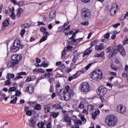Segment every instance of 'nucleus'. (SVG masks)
<instances>
[{
  "instance_id": "1",
  "label": "nucleus",
  "mask_w": 128,
  "mask_h": 128,
  "mask_svg": "<svg viewBox=\"0 0 128 128\" xmlns=\"http://www.w3.org/2000/svg\"><path fill=\"white\" fill-rule=\"evenodd\" d=\"M105 122L108 126H114L118 124V118L114 115L108 116L106 117Z\"/></svg>"
},
{
  "instance_id": "2",
  "label": "nucleus",
  "mask_w": 128,
  "mask_h": 128,
  "mask_svg": "<svg viewBox=\"0 0 128 128\" xmlns=\"http://www.w3.org/2000/svg\"><path fill=\"white\" fill-rule=\"evenodd\" d=\"M90 78L94 80H100L102 78V71L99 69L96 70L91 73Z\"/></svg>"
},
{
  "instance_id": "3",
  "label": "nucleus",
  "mask_w": 128,
  "mask_h": 128,
  "mask_svg": "<svg viewBox=\"0 0 128 128\" xmlns=\"http://www.w3.org/2000/svg\"><path fill=\"white\" fill-rule=\"evenodd\" d=\"M14 46L10 48L12 52H16L20 50V48H24V45L20 44V40H16L14 42Z\"/></svg>"
},
{
  "instance_id": "4",
  "label": "nucleus",
  "mask_w": 128,
  "mask_h": 128,
  "mask_svg": "<svg viewBox=\"0 0 128 128\" xmlns=\"http://www.w3.org/2000/svg\"><path fill=\"white\" fill-rule=\"evenodd\" d=\"M81 12L82 18H86V20H88V18H92V12L88 8H82L81 10Z\"/></svg>"
},
{
  "instance_id": "5",
  "label": "nucleus",
  "mask_w": 128,
  "mask_h": 128,
  "mask_svg": "<svg viewBox=\"0 0 128 128\" xmlns=\"http://www.w3.org/2000/svg\"><path fill=\"white\" fill-rule=\"evenodd\" d=\"M80 90L83 92H88L90 90V84L86 82H84L80 84Z\"/></svg>"
},
{
  "instance_id": "6",
  "label": "nucleus",
  "mask_w": 128,
  "mask_h": 128,
  "mask_svg": "<svg viewBox=\"0 0 128 128\" xmlns=\"http://www.w3.org/2000/svg\"><path fill=\"white\" fill-rule=\"evenodd\" d=\"M84 70H80L78 71L75 74H74L72 76L68 77V82H72V80H74V78H78L82 74H84Z\"/></svg>"
},
{
  "instance_id": "7",
  "label": "nucleus",
  "mask_w": 128,
  "mask_h": 128,
  "mask_svg": "<svg viewBox=\"0 0 128 128\" xmlns=\"http://www.w3.org/2000/svg\"><path fill=\"white\" fill-rule=\"evenodd\" d=\"M22 58V55L20 54H14L12 56V62H14L16 64H18V62L21 60Z\"/></svg>"
},
{
  "instance_id": "8",
  "label": "nucleus",
  "mask_w": 128,
  "mask_h": 128,
  "mask_svg": "<svg viewBox=\"0 0 128 128\" xmlns=\"http://www.w3.org/2000/svg\"><path fill=\"white\" fill-rule=\"evenodd\" d=\"M106 88L104 87L101 86L98 88V94L100 96H104L106 94Z\"/></svg>"
},
{
  "instance_id": "9",
  "label": "nucleus",
  "mask_w": 128,
  "mask_h": 128,
  "mask_svg": "<svg viewBox=\"0 0 128 128\" xmlns=\"http://www.w3.org/2000/svg\"><path fill=\"white\" fill-rule=\"evenodd\" d=\"M118 10V4H113L110 10L111 16H114L116 14V12Z\"/></svg>"
},
{
  "instance_id": "10",
  "label": "nucleus",
  "mask_w": 128,
  "mask_h": 128,
  "mask_svg": "<svg viewBox=\"0 0 128 128\" xmlns=\"http://www.w3.org/2000/svg\"><path fill=\"white\" fill-rule=\"evenodd\" d=\"M126 106H124L122 104H119L118 106L117 111L119 114H124L126 111Z\"/></svg>"
},
{
  "instance_id": "11",
  "label": "nucleus",
  "mask_w": 128,
  "mask_h": 128,
  "mask_svg": "<svg viewBox=\"0 0 128 128\" xmlns=\"http://www.w3.org/2000/svg\"><path fill=\"white\" fill-rule=\"evenodd\" d=\"M58 95L61 100H64V89L60 90V92L58 93Z\"/></svg>"
},
{
  "instance_id": "12",
  "label": "nucleus",
  "mask_w": 128,
  "mask_h": 128,
  "mask_svg": "<svg viewBox=\"0 0 128 128\" xmlns=\"http://www.w3.org/2000/svg\"><path fill=\"white\" fill-rule=\"evenodd\" d=\"M104 48V44L102 43L95 46V50H102Z\"/></svg>"
},
{
  "instance_id": "13",
  "label": "nucleus",
  "mask_w": 128,
  "mask_h": 128,
  "mask_svg": "<svg viewBox=\"0 0 128 128\" xmlns=\"http://www.w3.org/2000/svg\"><path fill=\"white\" fill-rule=\"evenodd\" d=\"M34 91V86L32 85H30L28 87H27L26 88V92H29L30 94H32Z\"/></svg>"
},
{
  "instance_id": "14",
  "label": "nucleus",
  "mask_w": 128,
  "mask_h": 128,
  "mask_svg": "<svg viewBox=\"0 0 128 128\" xmlns=\"http://www.w3.org/2000/svg\"><path fill=\"white\" fill-rule=\"evenodd\" d=\"M64 122L68 126H70L72 125V119L70 117H65Z\"/></svg>"
},
{
  "instance_id": "15",
  "label": "nucleus",
  "mask_w": 128,
  "mask_h": 128,
  "mask_svg": "<svg viewBox=\"0 0 128 128\" xmlns=\"http://www.w3.org/2000/svg\"><path fill=\"white\" fill-rule=\"evenodd\" d=\"M66 92L68 94H74V90L70 89V87L69 86H65L64 94H66Z\"/></svg>"
},
{
  "instance_id": "16",
  "label": "nucleus",
  "mask_w": 128,
  "mask_h": 128,
  "mask_svg": "<svg viewBox=\"0 0 128 128\" xmlns=\"http://www.w3.org/2000/svg\"><path fill=\"white\" fill-rule=\"evenodd\" d=\"M56 16V11L54 10L52 11L50 14V22L52 20L53 18H54Z\"/></svg>"
},
{
  "instance_id": "17",
  "label": "nucleus",
  "mask_w": 128,
  "mask_h": 128,
  "mask_svg": "<svg viewBox=\"0 0 128 128\" xmlns=\"http://www.w3.org/2000/svg\"><path fill=\"white\" fill-rule=\"evenodd\" d=\"M36 120L34 119V118H31L29 121V124L30 126H33L34 128L36 126Z\"/></svg>"
},
{
  "instance_id": "18",
  "label": "nucleus",
  "mask_w": 128,
  "mask_h": 128,
  "mask_svg": "<svg viewBox=\"0 0 128 128\" xmlns=\"http://www.w3.org/2000/svg\"><path fill=\"white\" fill-rule=\"evenodd\" d=\"M40 32H43V34L45 36H48L49 34L48 32V30H46V28L44 27H42L40 28Z\"/></svg>"
},
{
  "instance_id": "19",
  "label": "nucleus",
  "mask_w": 128,
  "mask_h": 128,
  "mask_svg": "<svg viewBox=\"0 0 128 128\" xmlns=\"http://www.w3.org/2000/svg\"><path fill=\"white\" fill-rule=\"evenodd\" d=\"M100 110H96L95 112L92 114V118H93V120H96V116L100 114Z\"/></svg>"
},
{
  "instance_id": "20",
  "label": "nucleus",
  "mask_w": 128,
  "mask_h": 128,
  "mask_svg": "<svg viewBox=\"0 0 128 128\" xmlns=\"http://www.w3.org/2000/svg\"><path fill=\"white\" fill-rule=\"evenodd\" d=\"M24 10L22 8H19L17 14L16 15V16H18V18H20V16H22V14H24Z\"/></svg>"
},
{
  "instance_id": "21",
  "label": "nucleus",
  "mask_w": 128,
  "mask_h": 128,
  "mask_svg": "<svg viewBox=\"0 0 128 128\" xmlns=\"http://www.w3.org/2000/svg\"><path fill=\"white\" fill-rule=\"evenodd\" d=\"M82 38H84L76 39L74 38H72V37H70L69 38V40H70V42H76V40H77V42H78H78H80L82 41Z\"/></svg>"
},
{
  "instance_id": "22",
  "label": "nucleus",
  "mask_w": 128,
  "mask_h": 128,
  "mask_svg": "<svg viewBox=\"0 0 128 128\" xmlns=\"http://www.w3.org/2000/svg\"><path fill=\"white\" fill-rule=\"evenodd\" d=\"M74 94H70L66 92L64 94V100H70V96Z\"/></svg>"
},
{
  "instance_id": "23",
  "label": "nucleus",
  "mask_w": 128,
  "mask_h": 128,
  "mask_svg": "<svg viewBox=\"0 0 128 128\" xmlns=\"http://www.w3.org/2000/svg\"><path fill=\"white\" fill-rule=\"evenodd\" d=\"M6 78H7V80H10L11 78H14V74L8 73L6 76Z\"/></svg>"
},
{
  "instance_id": "24",
  "label": "nucleus",
  "mask_w": 128,
  "mask_h": 128,
  "mask_svg": "<svg viewBox=\"0 0 128 128\" xmlns=\"http://www.w3.org/2000/svg\"><path fill=\"white\" fill-rule=\"evenodd\" d=\"M90 49H87L86 50V51L84 52L82 56L83 58H86V56H88L92 52V50H88Z\"/></svg>"
},
{
  "instance_id": "25",
  "label": "nucleus",
  "mask_w": 128,
  "mask_h": 128,
  "mask_svg": "<svg viewBox=\"0 0 128 128\" xmlns=\"http://www.w3.org/2000/svg\"><path fill=\"white\" fill-rule=\"evenodd\" d=\"M10 16L12 20H16V14H14V7H12V10Z\"/></svg>"
},
{
  "instance_id": "26",
  "label": "nucleus",
  "mask_w": 128,
  "mask_h": 128,
  "mask_svg": "<svg viewBox=\"0 0 128 128\" xmlns=\"http://www.w3.org/2000/svg\"><path fill=\"white\" fill-rule=\"evenodd\" d=\"M64 32V24L62 26H60L58 27L57 32Z\"/></svg>"
},
{
  "instance_id": "27",
  "label": "nucleus",
  "mask_w": 128,
  "mask_h": 128,
  "mask_svg": "<svg viewBox=\"0 0 128 128\" xmlns=\"http://www.w3.org/2000/svg\"><path fill=\"white\" fill-rule=\"evenodd\" d=\"M22 95V93L18 90L16 91V94L14 96H11V98H14V96H20Z\"/></svg>"
},
{
  "instance_id": "28",
  "label": "nucleus",
  "mask_w": 128,
  "mask_h": 128,
  "mask_svg": "<svg viewBox=\"0 0 128 128\" xmlns=\"http://www.w3.org/2000/svg\"><path fill=\"white\" fill-rule=\"evenodd\" d=\"M2 24L5 28H6V26H8L10 24V21H8V20L6 19L3 22Z\"/></svg>"
},
{
  "instance_id": "29",
  "label": "nucleus",
  "mask_w": 128,
  "mask_h": 128,
  "mask_svg": "<svg viewBox=\"0 0 128 128\" xmlns=\"http://www.w3.org/2000/svg\"><path fill=\"white\" fill-rule=\"evenodd\" d=\"M18 88V87H16V86H14L12 87H10L9 90H8V92H16Z\"/></svg>"
},
{
  "instance_id": "30",
  "label": "nucleus",
  "mask_w": 128,
  "mask_h": 128,
  "mask_svg": "<svg viewBox=\"0 0 128 128\" xmlns=\"http://www.w3.org/2000/svg\"><path fill=\"white\" fill-rule=\"evenodd\" d=\"M51 113H52V114H50V116H52L54 118H56L58 116V112H52Z\"/></svg>"
},
{
  "instance_id": "31",
  "label": "nucleus",
  "mask_w": 128,
  "mask_h": 128,
  "mask_svg": "<svg viewBox=\"0 0 128 128\" xmlns=\"http://www.w3.org/2000/svg\"><path fill=\"white\" fill-rule=\"evenodd\" d=\"M16 64H14V62L12 61V62H9L7 66H8V68H12V67H14V66H15Z\"/></svg>"
},
{
  "instance_id": "32",
  "label": "nucleus",
  "mask_w": 128,
  "mask_h": 128,
  "mask_svg": "<svg viewBox=\"0 0 128 128\" xmlns=\"http://www.w3.org/2000/svg\"><path fill=\"white\" fill-rule=\"evenodd\" d=\"M88 110L90 112H92L94 110V106L92 105H89L88 106Z\"/></svg>"
},
{
  "instance_id": "33",
  "label": "nucleus",
  "mask_w": 128,
  "mask_h": 128,
  "mask_svg": "<svg viewBox=\"0 0 128 128\" xmlns=\"http://www.w3.org/2000/svg\"><path fill=\"white\" fill-rule=\"evenodd\" d=\"M48 38V36H46L44 35V36H42V38L40 40V42L41 43V42H42L46 40Z\"/></svg>"
},
{
  "instance_id": "34",
  "label": "nucleus",
  "mask_w": 128,
  "mask_h": 128,
  "mask_svg": "<svg viewBox=\"0 0 128 128\" xmlns=\"http://www.w3.org/2000/svg\"><path fill=\"white\" fill-rule=\"evenodd\" d=\"M96 44H98L97 40H94V41L91 42L90 43V46H91L88 48V50H90V48H92V46H96Z\"/></svg>"
},
{
  "instance_id": "35",
  "label": "nucleus",
  "mask_w": 128,
  "mask_h": 128,
  "mask_svg": "<svg viewBox=\"0 0 128 128\" xmlns=\"http://www.w3.org/2000/svg\"><path fill=\"white\" fill-rule=\"evenodd\" d=\"M122 48H122V44H118L116 47V49L118 52H120V50H122Z\"/></svg>"
},
{
  "instance_id": "36",
  "label": "nucleus",
  "mask_w": 128,
  "mask_h": 128,
  "mask_svg": "<svg viewBox=\"0 0 128 128\" xmlns=\"http://www.w3.org/2000/svg\"><path fill=\"white\" fill-rule=\"evenodd\" d=\"M18 100V97H15L13 98L12 100H10V104H16V101Z\"/></svg>"
},
{
  "instance_id": "37",
  "label": "nucleus",
  "mask_w": 128,
  "mask_h": 128,
  "mask_svg": "<svg viewBox=\"0 0 128 128\" xmlns=\"http://www.w3.org/2000/svg\"><path fill=\"white\" fill-rule=\"evenodd\" d=\"M120 52L121 56H124L126 54V50H124V48H122V50L120 51Z\"/></svg>"
},
{
  "instance_id": "38",
  "label": "nucleus",
  "mask_w": 128,
  "mask_h": 128,
  "mask_svg": "<svg viewBox=\"0 0 128 128\" xmlns=\"http://www.w3.org/2000/svg\"><path fill=\"white\" fill-rule=\"evenodd\" d=\"M34 108L36 110H40L42 108V106L40 104H36L34 107Z\"/></svg>"
},
{
  "instance_id": "39",
  "label": "nucleus",
  "mask_w": 128,
  "mask_h": 128,
  "mask_svg": "<svg viewBox=\"0 0 128 128\" xmlns=\"http://www.w3.org/2000/svg\"><path fill=\"white\" fill-rule=\"evenodd\" d=\"M38 98L40 100H44L46 98V96L44 94H42L40 96H38Z\"/></svg>"
},
{
  "instance_id": "40",
  "label": "nucleus",
  "mask_w": 128,
  "mask_h": 128,
  "mask_svg": "<svg viewBox=\"0 0 128 128\" xmlns=\"http://www.w3.org/2000/svg\"><path fill=\"white\" fill-rule=\"evenodd\" d=\"M10 84H12V82H10V79H8L5 81V86H10Z\"/></svg>"
},
{
  "instance_id": "41",
  "label": "nucleus",
  "mask_w": 128,
  "mask_h": 128,
  "mask_svg": "<svg viewBox=\"0 0 128 128\" xmlns=\"http://www.w3.org/2000/svg\"><path fill=\"white\" fill-rule=\"evenodd\" d=\"M48 106V105H46L44 107V110H45V114L50 112V107H46Z\"/></svg>"
},
{
  "instance_id": "42",
  "label": "nucleus",
  "mask_w": 128,
  "mask_h": 128,
  "mask_svg": "<svg viewBox=\"0 0 128 128\" xmlns=\"http://www.w3.org/2000/svg\"><path fill=\"white\" fill-rule=\"evenodd\" d=\"M56 90H58V88H60V82H58V81L56 82Z\"/></svg>"
},
{
  "instance_id": "43",
  "label": "nucleus",
  "mask_w": 128,
  "mask_h": 128,
  "mask_svg": "<svg viewBox=\"0 0 128 128\" xmlns=\"http://www.w3.org/2000/svg\"><path fill=\"white\" fill-rule=\"evenodd\" d=\"M40 68H42V66H44V68H48V64H46V62H44L40 65Z\"/></svg>"
},
{
  "instance_id": "44",
  "label": "nucleus",
  "mask_w": 128,
  "mask_h": 128,
  "mask_svg": "<svg viewBox=\"0 0 128 128\" xmlns=\"http://www.w3.org/2000/svg\"><path fill=\"white\" fill-rule=\"evenodd\" d=\"M118 50H117L116 49L114 50L113 51L111 56L112 58V56H116V54H118Z\"/></svg>"
},
{
  "instance_id": "45",
  "label": "nucleus",
  "mask_w": 128,
  "mask_h": 128,
  "mask_svg": "<svg viewBox=\"0 0 128 128\" xmlns=\"http://www.w3.org/2000/svg\"><path fill=\"white\" fill-rule=\"evenodd\" d=\"M30 26V24L28 23H26L24 24V28H28Z\"/></svg>"
},
{
  "instance_id": "46",
  "label": "nucleus",
  "mask_w": 128,
  "mask_h": 128,
  "mask_svg": "<svg viewBox=\"0 0 128 128\" xmlns=\"http://www.w3.org/2000/svg\"><path fill=\"white\" fill-rule=\"evenodd\" d=\"M104 52L100 53V54H97L95 56L96 58H102V56H104Z\"/></svg>"
},
{
  "instance_id": "47",
  "label": "nucleus",
  "mask_w": 128,
  "mask_h": 128,
  "mask_svg": "<svg viewBox=\"0 0 128 128\" xmlns=\"http://www.w3.org/2000/svg\"><path fill=\"white\" fill-rule=\"evenodd\" d=\"M94 63H90L88 65H87L86 67H85V70H88V68H90V66H92L93 64Z\"/></svg>"
},
{
  "instance_id": "48",
  "label": "nucleus",
  "mask_w": 128,
  "mask_h": 128,
  "mask_svg": "<svg viewBox=\"0 0 128 128\" xmlns=\"http://www.w3.org/2000/svg\"><path fill=\"white\" fill-rule=\"evenodd\" d=\"M120 26V24L117 23V24H114L112 26V28H118V26Z\"/></svg>"
},
{
  "instance_id": "49",
  "label": "nucleus",
  "mask_w": 128,
  "mask_h": 128,
  "mask_svg": "<svg viewBox=\"0 0 128 128\" xmlns=\"http://www.w3.org/2000/svg\"><path fill=\"white\" fill-rule=\"evenodd\" d=\"M78 108L84 109V105L83 104L80 103L78 106Z\"/></svg>"
},
{
  "instance_id": "50",
  "label": "nucleus",
  "mask_w": 128,
  "mask_h": 128,
  "mask_svg": "<svg viewBox=\"0 0 128 128\" xmlns=\"http://www.w3.org/2000/svg\"><path fill=\"white\" fill-rule=\"evenodd\" d=\"M74 32L72 30H71L68 33V32H65L64 34L66 36H72V34H73Z\"/></svg>"
},
{
  "instance_id": "51",
  "label": "nucleus",
  "mask_w": 128,
  "mask_h": 128,
  "mask_svg": "<svg viewBox=\"0 0 128 128\" xmlns=\"http://www.w3.org/2000/svg\"><path fill=\"white\" fill-rule=\"evenodd\" d=\"M32 112L30 110H28L26 112V114H27V116H32Z\"/></svg>"
},
{
  "instance_id": "52",
  "label": "nucleus",
  "mask_w": 128,
  "mask_h": 128,
  "mask_svg": "<svg viewBox=\"0 0 128 128\" xmlns=\"http://www.w3.org/2000/svg\"><path fill=\"white\" fill-rule=\"evenodd\" d=\"M24 34H26V30L22 29L20 32L21 36H24Z\"/></svg>"
},
{
  "instance_id": "53",
  "label": "nucleus",
  "mask_w": 128,
  "mask_h": 128,
  "mask_svg": "<svg viewBox=\"0 0 128 128\" xmlns=\"http://www.w3.org/2000/svg\"><path fill=\"white\" fill-rule=\"evenodd\" d=\"M18 76H26V72H20L18 73Z\"/></svg>"
},
{
  "instance_id": "54",
  "label": "nucleus",
  "mask_w": 128,
  "mask_h": 128,
  "mask_svg": "<svg viewBox=\"0 0 128 128\" xmlns=\"http://www.w3.org/2000/svg\"><path fill=\"white\" fill-rule=\"evenodd\" d=\"M24 2L22 1H20L18 2L17 6H24Z\"/></svg>"
},
{
  "instance_id": "55",
  "label": "nucleus",
  "mask_w": 128,
  "mask_h": 128,
  "mask_svg": "<svg viewBox=\"0 0 128 128\" xmlns=\"http://www.w3.org/2000/svg\"><path fill=\"white\" fill-rule=\"evenodd\" d=\"M50 92H54V85L52 84L50 85Z\"/></svg>"
},
{
  "instance_id": "56",
  "label": "nucleus",
  "mask_w": 128,
  "mask_h": 128,
  "mask_svg": "<svg viewBox=\"0 0 128 128\" xmlns=\"http://www.w3.org/2000/svg\"><path fill=\"white\" fill-rule=\"evenodd\" d=\"M111 68L112 70H118V68H116V66H114V64H111Z\"/></svg>"
},
{
  "instance_id": "57",
  "label": "nucleus",
  "mask_w": 128,
  "mask_h": 128,
  "mask_svg": "<svg viewBox=\"0 0 128 128\" xmlns=\"http://www.w3.org/2000/svg\"><path fill=\"white\" fill-rule=\"evenodd\" d=\"M37 72H40V74H44V71L42 69H38L36 70Z\"/></svg>"
},
{
  "instance_id": "58",
  "label": "nucleus",
  "mask_w": 128,
  "mask_h": 128,
  "mask_svg": "<svg viewBox=\"0 0 128 128\" xmlns=\"http://www.w3.org/2000/svg\"><path fill=\"white\" fill-rule=\"evenodd\" d=\"M104 38H110V33H106L104 36Z\"/></svg>"
},
{
  "instance_id": "59",
  "label": "nucleus",
  "mask_w": 128,
  "mask_h": 128,
  "mask_svg": "<svg viewBox=\"0 0 128 128\" xmlns=\"http://www.w3.org/2000/svg\"><path fill=\"white\" fill-rule=\"evenodd\" d=\"M80 119L84 122H86V118L84 116H82L80 117Z\"/></svg>"
},
{
  "instance_id": "60",
  "label": "nucleus",
  "mask_w": 128,
  "mask_h": 128,
  "mask_svg": "<svg viewBox=\"0 0 128 128\" xmlns=\"http://www.w3.org/2000/svg\"><path fill=\"white\" fill-rule=\"evenodd\" d=\"M54 70L53 68H48L46 70V72H48V74H50V72H52Z\"/></svg>"
},
{
  "instance_id": "61",
  "label": "nucleus",
  "mask_w": 128,
  "mask_h": 128,
  "mask_svg": "<svg viewBox=\"0 0 128 128\" xmlns=\"http://www.w3.org/2000/svg\"><path fill=\"white\" fill-rule=\"evenodd\" d=\"M82 112V114H88V111L86 109H84Z\"/></svg>"
},
{
  "instance_id": "62",
  "label": "nucleus",
  "mask_w": 128,
  "mask_h": 128,
  "mask_svg": "<svg viewBox=\"0 0 128 128\" xmlns=\"http://www.w3.org/2000/svg\"><path fill=\"white\" fill-rule=\"evenodd\" d=\"M11 2L14 4L18 5V2L16 0H11Z\"/></svg>"
},
{
  "instance_id": "63",
  "label": "nucleus",
  "mask_w": 128,
  "mask_h": 128,
  "mask_svg": "<svg viewBox=\"0 0 128 128\" xmlns=\"http://www.w3.org/2000/svg\"><path fill=\"white\" fill-rule=\"evenodd\" d=\"M128 44V39H126V40H124L123 42V45L124 46H126V44Z\"/></svg>"
},
{
  "instance_id": "64",
  "label": "nucleus",
  "mask_w": 128,
  "mask_h": 128,
  "mask_svg": "<svg viewBox=\"0 0 128 128\" xmlns=\"http://www.w3.org/2000/svg\"><path fill=\"white\" fill-rule=\"evenodd\" d=\"M52 124L51 123H48L46 125V128H52Z\"/></svg>"
}]
</instances>
